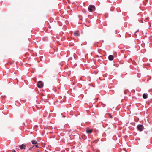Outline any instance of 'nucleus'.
Wrapping results in <instances>:
<instances>
[{
  "label": "nucleus",
  "instance_id": "f257e3e1",
  "mask_svg": "<svg viewBox=\"0 0 152 152\" xmlns=\"http://www.w3.org/2000/svg\"><path fill=\"white\" fill-rule=\"evenodd\" d=\"M95 9V7L94 6L92 5H90L88 7V10L91 12H92L93 11H94Z\"/></svg>",
  "mask_w": 152,
  "mask_h": 152
},
{
  "label": "nucleus",
  "instance_id": "f03ea898",
  "mask_svg": "<svg viewBox=\"0 0 152 152\" xmlns=\"http://www.w3.org/2000/svg\"><path fill=\"white\" fill-rule=\"evenodd\" d=\"M37 85L38 87L39 88L42 87L43 86V83L41 81H39Z\"/></svg>",
  "mask_w": 152,
  "mask_h": 152
},
{
  "label": "nucleus",
  "instance_id": "7ed1b4c3",
  "mask_svg": "<svg viewBox=\"0 0 152 152\" xmlns=\"http://www.w3.org/2000/svg\"><path fill=\"white\" fill-rule=\"evenodd\" d=\"M137 129L139 131H141L143 129V126L142 125H139L137 126Z\"/></svg>",
  "mask_w": 152,
  "mask_h": 152
},
{
  "label": "nucleus",
  "instance_id": "20e7f679",
  "mask_svg": "<svg viewBox=\"0 0 152 152\" xmlns=\"http://www.w3.org/2000/svg\"><path fill=\"white\" fill-rule=\"evenodd\" d=\"M33 144L35 145V146L37 148L39 147L38 145L37 142L35 140H32L31 141Z\"/></svg>",
  "mask_w": 152,
  "mask_h": 152
},
{
  "label": "nucleus",
  "instance_id": "39448f33",
  "mask_svg": "<svg viewBox=\"0 0 152 152\" xmlns=\"http://www.w3.org/2000/svg\"><path fill=\"white\" fill-rule=\"evenodd\" d=\"M26 144H22L20 145V147L21 149H25L26 148Z\"/></svg>",
  "mask_w": 152,
  "mask_h": 152
},
{
  "label": "nucleus",
  "instance_id": "423d86ee",
  "mask_svg": "<svg viewBox=\"0 0 152 152\" xmlns=\"http://www.w3.org/2000/svg\"><path fill=\"white\" fill-rule=\"evenodd\" d=\"M74 34L75 36H78L80 35V33L78 31H75L74 32Z\"/></svg>",
  "mask_w": 152,
  "mask_h": 152
},
{
  "label": "nucleus",
  "instance_id": "0eeeda50",
  "mask_svg": "<svg viewBox=\"0 0 152 152\" xmlns=\"http://www.w3.org/2000/svg\"><path fill=\"white\" fill-rule=\"evenodd\" d=\"M108 58L109 60L112 61L113 59L114 56L112 55H110L109 56Z\"/></svg>",
  "mask_w": 152,
  "mask_h": 152
},
{
  "label": "nucleus",
  "instance_id": "6e6552de",
  "mask_svg": "<svg viewBox=\"0 0 152 152\" xmlns=\"http://www.w3.org/2000/svg\"><path fill=\"white\" fill-rule=\"evenodd\" d=\"M92 131V129H88L86 130V132L88 134H91V133Z\"/></svg>",
  "mask_w": 152,
  "mask_h": 152
},
{
  "label": "nucleus",
  "instance_id": "1a4fd4ad",
  "mask_svg": "<svg viewBox=\"0 0 152 152\" xmlns=\"http://www.w3.org/2000/svg\"><path fill=\"white\" fill-rule=\"evenodd\" d=\"M142 97L144 99H146L147 97V94L145 93L143 94L142 95Z\"/></svg>",
  "mask_w": 152,
  "mask_h": 152
},
{
  "label": "nucleus",
  "instance_id": "9d476101",
  "mask_svg": "<svg viewBox=\"0 0 152 152\" xmlns=\"http://www.w3.org/2000/svg\"><path fill=\"white\" fill-rule=\"evenodd\" d=\"M107 115H108V117H109V118H112L113 117L110 114L108 113V114H107Z\"/></svg>",
  "mask_w": 152,
  "mask_h": 152
},
{
  "label": "nucleus",
  "instance_id": "9b49d317",
  "mask_svg": "<svg viewBox=\"0 0 152 152\" xmlns=\"http://www.w3.org/2000/svg\"><path fill=\"white\" fill-rule=\"evenodd\" d=\"M33 147H34V146H33L32 148H31H31H29V149H31L32 148H33Z\"/></svg>",
  "mask_w": 152,
  "mask_h": 152
},
{
  "label": "nucleus",
  "instance_id": "f8f14e48",
  "mask_svg": "<svg viewBox=\"0 0 152 152\" xmlns=\"http://www.w3.org/2000/svg\"><path fill=\"white\" fill-rule=\"evenodd\" d=\"M13 152H15V150H13Z\"/></svg>",
  "mask_w": 152,
  "mask_h": 152
}]
</instances>
